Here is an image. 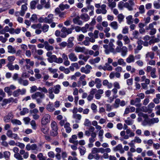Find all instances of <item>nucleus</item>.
I'll return each mask as SVG.
<instances>
[{
    "instance_id": "1",
    "label": "nucleus",
    "mask_w": 160,
    "mask_h": 160,
    "mask_svg": "<svg viewBox=\"0 0 160 160\" xmlns=\"http://www.w3.org/2000/svg\"><path fill=\"white\" fill-rule=\"evenodd\" d=\"M45 97V95L43 93L40 92H37L31 95V98L33 99H35L38 104H39L42 102V99Z\"/></svg>"
},
{
    "instance_id": "2",
    "label": "nucleus",
    "mask_w": 160,
    "mask_h": 160,
    "mask_svg": "<svg viewBox=\"0 0 160 160\" xmlns=\"http://www.w3.org/2000/svg\"><path fill=\"white\" fill-rule=\"evenodd\" d=\"M50 115L48 114H45L41 120V123L42 125H46L50 121Z\"/></svg>"
},
{
    "instance_id": "3",
    "label": "nucleus",
    "mask_w": 160,
    "mask_h": 160,
    "mask_svg": "<svg viewBox=\"0 0 160 160\" xmlns=\"http://www.w3.org/2000/svg\"><path fill=\"white\" fill-rule=\"evenodd\" d=\"M126 105L125 101L124 100H121L119 98H117L115 99L113 106L114 108H118L120 106L123 107Z\"/></svg>"
},
{
    "instance_id": "4",
    "label": "nucleus",
    "mask_w": 160,
    "mask_h": 160,
    "mask_svg": "<svg viewBox=\"0 0 160 160\" xmlns=\"http://www.w3.org/2000/svg\"><path fill=\"white\" fill-rule=\"evenodd\" d=\"M69 31V28H67L65 27H62L61 30L62 33L61 34L60 37L63 38H66L68 34L71 33V32Z\"/></svg>"
},
{
    "instance_id": "5",
    "label": "nucleus",
    "mask_w": 160,
    "mask_h": 160,
    "mask_svg": "<svg viewBox=\"0 0 160 160\" xmlns=\"http://www.w3.org/2000/svg\"><path fill=\"white\" fill-rule=\"evenodd\" d=\"M107 6L106 5L102 4L101 7V9H98L96 10L97 13L99 14L102 13L103 14H105L107 12L106 10Z\"/></svg>"
},
{
    "instance_id": "6",
    "label": "nucleus",
    "mask_w": 160,
    "mask_h": 160,
    "mask_svg": "<svg viewBox=\"0 0 160 160\" xmlns=\"http://www.w3.org/2000/svg\"><path fill=\"white\" fill-rule=\"evenodd\" d=\"M23 77V74L22 75L21 77H19L18 79V83L20 85L24 86H27L28 84V80H24L22 78Z\"/></svg>"
},
{
    "instance_id": "7",
    "label": "nucleus",
    "mask_w": 160,
    "mask_h": 160,
    "mask_svg": "<svg viewBox=\"0 0 160 160\" xmlns=\"http://www.w3.org/2000/svg\"><path fill=\"white\" fill-rule=\"evenodd\" d=\"M114 88L112 90V92L114 94H116L118 92V89L120 88V86L119 83L117 82H115L113 83Z\"/></svg>"
},
{
    "instance_id": "8",
    "label": "nucleus",
    "mask_w": 160,
    "mask_h": 160,
    "mask_svg": "<svg viewBox=\"0 0 160 160\" xmlns=\"http://www.w3.org/2000/svg\"><path fill=\"white\" fill-rule=\"evenodd\" d=\"M13 118V115L12 113H8L7 115L5 116L3 118V120L6 122H9Z\"/></svg>"
},
{
    "instance_id": "9",
    "label": "nucleus",
    "mask_w": 160,
    "mask_h": 160,
    "mask_svg": "<svg viewBox=\"0 0 160 160\" xmlns=\"http://www.w3.org/2000/svg\"><path fill=\"white\" fill-rule=\"evenodd\" d=\"M53 15L52 14H49L47 17L45 18V23L50 24L53 22Z\"/></svg>"
},
{
    "instance_id": "10",
    "label": "nucleus",
    "mask_w": 160,
    "mask_h": 160,
    "mask_svg": "<svg viewBox=\"0 0 160 160\" xmlns=\"http://www.w3.org/2000/svg\"><path fill=\"white\" fill-rule=\"evenodd\" d=\"M103 92L104 91L102 89H98V92L95 95V98L97 100L100 99L102 97V94Z\"/></svg>"
},
{
    "instance_id": "11",
    "label": "nucleus",
    "mask_w": 160,
    "mask_h": 160,
    "mask_svg": "<svg viewBox=\"0 0 160 160\" xmlns=\"http://www.w3.org/2000/svg\"><path fill=\"white\" fill-rule=\"evenodd\" d=\"M46 108L47 110L50 112H53L55 110L53 103L49 102L46 106Z\"/></svg>"
},
{
    "instance_id": "12",
    "label": "nucleus",
    "mask_w": 160,
    "mask_h": 160,
    "mask_svg": "<svg viewBox=\"0 0 160 160\" xmlns=\"http://www.w3.org/2000/svg\"><path fill=\"white\" fill-rule=\"evenodd\" d=\"M74 38L73 37H70L69 38L68 42L67 44V48H72L74 45L72 42L74 40Z\"/></svg>"
},
{
    "instance_id": "13",
    "label": "nucleus",
    "mask_w": 160,
    "mask_h": 160,
    "mask_svg": "<svg viewBox=\"0 0 160 160\" xmlns=\"http://www.w3.org/2000/svg\"><path fill=\"white\" fill-rule=\"evenodd\" d=\"M45 48L48 51H52L53 50V47L50 45L48 41H45L44 42Z\"/></svg>"
},
{
    "instance_id": "14",
    "label": "nucleus",
    "mask_w": 160,
    "mask_h": 160,
    "mask_svg": "<svg viewBox=\"0 0 160 160\" xmlns=\"http://www.w3.org/2000/svg\"><path fill=\"white\" fill-rule=\"evenodd\" d=\"M80 17L77 16L73 19L72 21L74 23L81 25L82 24V22L80 20Z\"/></svg>"
},
{
    "instance_id": "15",
    "label": "nucleus",
    "mask_w": 160,
    "mask_h": 160,
    "mask_svg": "<svg viewBox=\"0 0 160 160\" xmlns=\"http://www.w3.org/2000/svg\"><path fill=\"white\" fill-rule=\"evenodd\" d=\"M68 57L70 60L71 61L75 62L77 60L78 58L75 54L74 53H71L69 55Z\"/></svg>"
},
{
    "instance_id": "16",
    "label": "nucleus",
    "mask_w": 160,
    "mask_h": 160,
    "mask_svg": "<svg viewBox=\"0 0 160 160\" xmlns=\"http://www.w3.org/2000/svg\"><path fill=\"white\" fill-rule=\"evenodd\" d=\"M109 25L114 30H116L118 28V24L116 21H113L111 22Z\"/></svg>"
},
{
    "instance_id": "17",
    "label": "nucleus",
    "mask_w": 160,
    "mask_h": 160,
    "mask_svg": "<svg viewBox=\"0 0 160 160\" xmlns=\"http://www.w3.org/2000/svg\"><path fill=\"white\" fill-rule=\"evenodd\" d=\"M38 1V0H35L31 2L30 3V8L31 9H35L36 8V6Z\"/></svg>"
},
{
    "instance_id": "18",
    "label": "nucleus",
    "mask_w": 160,
    "mask_h": 160,
    "mask_svg": "<svg viewBox=\"0 0 160 160\" xmlns=\"http://www.w3.org/2000/svg\"><path fill=\"white\" fill-rule=\"evenodd\" d=\"M95 82L96 84V87L98 88H100L102 85L101 84V81L100 78H96L95 79Z\"/></svg>"
},
{
    "instance_id": "19",
    "label": "nucleus",
    "mask_w": 160,
    "mask_h": 160,
    "mask_svg": "<svg viewBox=\"0 0 160 160\" xmlns=\"http://www.w3.org/2000/svg\"><path fill=\"white\" fill-rule=\"evenodd\" d=\"M114 47H109L108 49L105 50L104 52L106 54H108L110 52H112L113 53H116V52L114 48Z\"/></svg>"
},
{
    "instance_id": "20",
    "label": "nucleus",
    "mask_w": 160,
    "mask_h": 160,
    "mask_svg": "<svg viewBox=\"0 0 160 160\" xmlns=\"http://www.w3.org/2000/svg\"><path fill=\"white\" fill-rule=\"evenodd\" d=\"M57 57L55 55H52L50 58H48V61L50 63L53 62H56Z\"/></svg>"
},
{
    "instance_id": "21",
    "label": "nucleus",
    "mask_w": 160,
    "mask_h": 160,
    "mask_svg": "<svg viewBox=\"0 0 160 160\" xmlns=\"http://www.w3.org/2000/svg\"><path fill=\"white\" fill-rule=\"evenodd\" d=\"M126 62L128 63H130L132 62H134L135 61V59L133 55H130L127 58Z\"/></svg>"
},
{
    "instance_id": "22",
    "label": "nucleus",
    "mask_w": 160,
    "mask_h": 160,
    "mask_svg": "<svg viewBox=\"0 0 160 160\" xmlns=\"http://www.w3.org/2000/svg\"><path fill=\"white\" fill-rule=\"evenodd\" d=\"M121 55L123 57L125 56L128 52V49L127 47L125 46L122 47L121 48Z\"/></svg>"
},
{
    "instance_id": "23",
    "label": "nucleus",
    "mask_w": 160,
    "mask_h": 160,
    "mask_svg": "<svg viewBox=\"0 0 160 160\" xmlns=\"http://www.w3.org/2000/svg\"><path fill=\"white\" fill-rule=\"evenodd\" d=\"M8 52L9 53L14 54L16 53V51L15 49L11 45H9L7 47Z\"/></svg>"
},
{
    "instance_id": "24",
    "label": "nucleus",
    "mask_w": 160,
    "mask_h": 160,
    "mask_svg": "<svg viewBox=\"0 0 160 160\" xmlns=\"http://www.w3.org/2000/svg\"><path fill=\"white\" fill-rule=\"evenodd\" d=\"M54 92L56 94H58L61 89V86L59 85H57L54 87Z\"/></svg>"
},
{
    "instance_id": "25",
    "label": "nucleus",
    "mask_w": 160,
    "mask_h": 160,
    "mask_svg": "<svg viewBox=\"0 0 160 160\" xmlns=\"http://www.w3.org/2000/svg\"><path fill=\"white\" fill-rule=\"evenodd\" d=\"M154 53L152 52H148L147 53L146 55V58L148 59L150 58L151 59H152L154 58Z\"/></svg>"
},
{
    "instance_id": "26",
    "label": "nucleus",
    "mask_w": 160,
    "mask_h": 160,
    "mask_svg": "<svg viewBox=\"0 0 160 160\" xmlns=\"http://www.w3.org/2000/svg\"><path fill=\"white\" fill-rule=\"evenodd\" d=\"M58 129H51L50 132V135L53 137L57 136L58 134Z\"/></svg>"
},
{
    "instance_id": "27",
    "label": "nucleus",
    "mask_w": 160,
    "mask_h": 160,
    "mask_svg": "<svg viewBox=\"0 0 160 160\" xmlns=\"http://www.w3.org/2000/svg\"><path fill=\"white\" fill-rule=\"evenodd\" d=\"M59 7L61 11H63L65 9H68L70 8V6L67 4L64 5L62 3L59 5Z\"/></svg>"
},
{
    "instance_id": "28",
    "label": "nucleus",
    "mask_w": 160,
    "mask_h": 160,
    "mask_svg": "<svg viewBox=\"0 0 160 160\" xmlns=\"http://www.w3.org/2000/svg\"><path fill=\"white\" fill-rule=\"evenodd\" d=\"M141 99L139 98H136L135 100H132L130 102V104L131 105H135L136 103H140L141 102Z\"/></svg>"
},
{
    "instance_id": "29",
    "label": "nucleus",
    "mask_w": 160,
    "mask_h": 160,
    "mask_svg": "<svg viewBox=\"0 0 160 160\" xmlns=\"http://www.w3.org/2000/svg\"><path fill=\"white\" fill-rule=\"evenodd\" d=\"M118 20L119 23L123 21L124 16L122 14H119L117 16Z\"/></svg>"
},
{
    "instance_id": "30",
    "label": "nucleus",
    "mask_w": 160,
    "mask_h": 160,
    "mask_svg": "<svg viewBox=\"0 0 160 160\" xmlns=\"http://www.w3.org/2000/svg\"><path fill=\"white\" fill-rule=\"evenodd\" d=\"M10 153L8 151H5L3 153V157L6 160L10 159Z\"/></svg>"
},
{
    "instance_id": "31",
    "label": "nucleus",
    "mask_w": 160,
    "mask_h": 160,
    "mask_svg": "<svg viewBox=\"0 0 160 160\" xmlns=\"http://www.w3.org/2000/svg\"><path fill=\"white\" fill-rule=\"evenodd\" d=\"M100 60V58L99 57H97L94 59H91V64H94L98 63Z\"/></svg>"
},
{
    "instance_id": "32",
    "label": "nucleus",
    "mask_w": 160,
    "mask_h": 160,
    "mask_svg": "<svg viewBox=\"0 0 160 160\" xmlns=\"http://www.w3.org/2000/svg\"><path fill=\"white\" fill-rule=\"evenodd\" d=\"M147 154L148 156L150 157L152 156L153 158L157 157L156 155L154 153V152L152 150H148L147 152Z\"/></svg>"
},
{
    "instance_id": "33",
    "label": "nucleus",
    "mask_w": 160,
    "mask_h": 160,
    "mask_svg": "<svg viewBox=\"0 0 160 160\" xmlns=\"http://www.w3.org/2000/svg\"><path fill=\"white\" fill-rule=\"evenodd\" d=\"M93 158H94L96 160H99L100 158L102 160V157L100 156L98 154H96L94 155L91 154V159Z\"/></svg>"
},
{
    "instance_id": "34",
    "label": "nucleus",
    "mask_w": 160,
    "mask_h": 160,
    "mask_svg": "<svg viewBox=\"0 0 160 160\" xmlns=\"http://www.w3.org/2000/svg\"><path fill=\"white\" fill-rule=\"evenodd\" d=\"M106 106V110L107 112H110L112 109L114 108L113 105H111L109 104H105Z\"/></svg>"
},
{
    "instance_id": "35",
    "label": "nucleus",
    "mask_w": 160,
    "mask_h": 160,
    "mask_svg": "<svg viewBox=\"0 0 160 160\" xmlns=\"http://www.w3.org/2000/svg\"><path fill=\"white\" fill-rule=\"evenodd\" d=\"M38 90L41 91L40 92L43 93L44 94L47 93L48 92V90L45 87H43L42 88L40 87H39L38 88Z\"/></svg>"
},
{
    "instance_id": "36",
    "label": "nucleus",
    "mask_w": 160,
    "mask_h": 160,
    "mask_svg": "<svg viewBox=\"0 0 160 160\" xmlns=\"http://www.w3.org/2000/svg\"><path fill=\"white\" fill-rule=\"evenodd\" d=\"M150 122L151 125L154 123H157L159 122V120L158 118H153L151 119L149 118Z\"/></svg>"
},
{
    "instance_id": "37",
    "label": "nucleus",
    "mask_w": 160,
    "mask_h": 160,
    "mask_svg": "<svg viewBox=\"0 0 160 160\" xmlns=\"http://www.w3.org/2000/svg\"><path fill=\"white\" fill-rule=\"evenodd\" d=\"M160 41V39L158 38H155L154 39L150 40L149 41V45H151L152 44H153L155 43L158 42Z\"/></svg>"
},
{
    "instance_id": "38",
    "label": "nucleus",
    "mask_w": 160,
    "mask_h": 160,
    "mask_svg": "<svg viewBox=\"0 0 160 160\" xmlns=\"http://www.w3.org/2000/svg\"><path fill=\"white\" fill-rule=\"evenodd\" d=\"M51 129H58L57 124L54 121H52L51 123Z\"/></svg>"
},
{
    "instance_id": "39",
    "label": "nucleus",
    "mask_w": 160,
    "mask_h": 160,
    "mask_svg": "<svg viewBox=\"0 0 160 160\" xmlns=\"http://www.w3.org/2000/svg\"><path fill=\"white\" fill-rule=\"evenodd\" d=\"M29 112V110L27 108H22V111H21L20 112L21 115L23 116L25 115L26 114L28 113Z\"/></svg>"
},
{
    "instance_id": "40",
    "label": "nucleus",
    "mask_w": 160,
    "mask_h": 160,
    "mask_svg": "<svg viewBox=\"0 0 160 160\" xmlns=\"http://www.w3.org/2000/svg\"><path fill=\"white\" fill-rule=\"evenodd\" d=\"M132 15H129L126 17V21L128 24L130 25L132 23Z\"/></svg>"
},
{
    "instance_id": "41",
    "label": "nucleus",
    "mask_w": 160,
    "mask_h": 160,
    "mask_svg": "<svg viewBox=\"0 0 160 160\" xmlns=\"http://www.w3.org/2000/svg\"><path fill=\"white\" fill-rule=\"evenodd\" d=\"M98 92V90L96 88H92L91 91V100L93 98V95Z\"/></svg>"
},
{
    "instance_id": "42",
    "label": "nucleus",
    "mask_w": 160,
    "mask_h": 160,
    "mask_svg": "<svg viewBox=\"0 0 160 160\" xmlns=\"http://www.w3.org/2000/svg\"><path fill=\"white\" fill-rule=\"evenodd\" d=\"M81 18L85 21H87L89 19V17L86 13L82 14L81 16Z\"/></svg>"
},
{
    "instance_id": "43",
    "label": "nucleus",
    "mask_w": 160,
    "mask_h": 160,
    "mask_svg": "<svg viewBox=\"0 0 160 160\" xmlns=\"http://www.w3.org/2000/svg\"><path fill=\"white\" fill-rule=\"evenodd\" d=\"M5 92L8 93V96H10L12 94V92L10 90L9 87H6L4 88Z\"/></svg>"
},
{
    "instance_id": "44",
    "label": "nucleus",
    "mask_w": 160,
    "mask_h": 160,
    "mask_svg": "<svg viewBox=\"0 0 160 160\" xmlns=\"http://www.w3.org/2000/svg\"><path fill=\"white\" fill-rule=\"evenodd\" d=\"M20 89H18L12 92V95L15 97H18L20 95Z\"/></svg>"
},
{
    "instance_id": "45",
    "label": "nucleus",
    "mask_w": 160,
    "mask_h": 160,
    "mask_svg": "<svg viewBox=\"0 0 160 160\" xmlns=\"http://www.w3.org/2000/svg\"><path fill=\"white\" fill-rule=\"evenodd\" d=\"M79 149L80 154L81 156L83 155L86 152V148L83 147H79L78 148Z\"/></svg>"
},
{
    "instance_id": "46",
    "label": "nucleus",
    "mask_w": 160,
    "mask_h": 160,
    "mask_svg": "<svg viewBox=\"0 0 160 160\" xmlns=\"http://www.w3.org/2000/svg\"><path fill=\"white\" fill-rule=\"evenodd\" d=\"M122 145L121 144H120L117 145L116 147L113 148V150L114 152H116L120 150L122 148Z\"/></svg>"
},
{
    "instance_id": "47",
    "label": "nucleus",
    "mask_w": 160,
    "mask_h": 160,
    "mask_svg": "<svg viewBox=\"0 0 160 160\" xmlns=\"http://www.w3.org/2000/svg\"><path fill=\"white\" fill-rule=\"evenodd\" d=\"M49 28V26L48 25L44 24L42 27V29L43 32H45L48 31Z\"/></svg>"
},
{
    "instance_id": "48",
    "label": "nucleus",
    "mask_w": 160,
    "mask_h": 160,
    "mask_svg": "<svg viewBox=\"0 0 160 160\" xmlns=\"http://www.w3.org/2000/svg\"><path fill=\"white\" fill-rule=\"evenodd\" d=\"M126 132L127 134H129L130 137H133L135 135L134 133L132 132V131L129 129H127Z\"/></svg>"
},
{
    "instance_id": "49",
    "label": "nucleus",
    "mask_w": 160,
    "mask_h": 160,
    "mask_svg": "<svg viewBox=\"0 0 160 160\" xmlns=\"http://www.w3.org/2000/svg\"><path fill=\"white\" fill-rule=\"evenodd\" d=\"M81 115L80 114H73L72 115V118L74 119H77L78 121H79L81 120Z\"/></svg>"
},
{
    "instance_id": "50",
    "label": "nucleus",
    "mask_w": 160,
    "mask_h": 160,
    "mask_svg": "<svg viewBox=\"0 0 160 160\" xmlns=\"http://www.w3.org/2000/svg\"><path fill=\"white\" fill-rule=\"evenodd\" d=\"M75 51L76 52H82L84 51V48L80 47H76L75 48Z\"/></svg>"
},
{
    "instance_id": "51",
    "label": "nucleus",
    "mask_w": 160,
    "mask_h": 160,
    "mask_svg": "<svg viewBox=\"0 0 160 160\" xmlns=\"http://www.w3.org/2000/svg\"><path fill=\"white\" fill-rule=\"evenodd\" d=\"M13 124L21 125L22 124L21 122L18 120L16 119H12L11 120Z\"/></svg>"
},
{
    "instance_id": "52",
    "label": "nucleus",
    "mask_w": 160,
    "mask_h": 160,
    "mask_svg": "<svg viewBox=\"0 0 160 160\" xmlns=\"http://www.w3.org/2000/svg\"><path fill=\"white\" fill-rule=\"evenodd\" d=\"M156 72V69L155 68L152 69V71L151 72V77L153 78H155L157 77V76L155 73Z\"/></svg>"
},
{
    "instance_id": "53",
    "label": "nucleus",
    "mask_w": 160,
    "mask_h": 160,
    "mask_svg": "<svg viewBox=\"0 0 160 160\" xmlns=\"http://www.w3.org/2000/svg\"><path fill=\"white\" fill-rule=\"evenodd\" d=\"M31 150H32L39 151H41V150H38V148L37 145L36 144H32L31 145Z\"/></svg>"
},
{
    "instance_id": "54",
    "label": "nucleus",
    "mask_w": 160,
    "mask_h": 160,
    "mask_svg": "<svg viewBox=\"0 0 160 160\" xmlns=\"http://www.w3.org/2000/svg\"><path fill=\"white\" fill-rule=\"evenodd\" d=\"M6 66L10 70L12 71L14 70V66L12 65V63L8 62Z\"/></svg>"
},
{
    "instance_id": "55",
    "label": "nucleus",
    "mask_w": 160,
    "mask_h": 160,
    "mask_svg": "<svg viewBox=\"0 0 160 160\" xmlns=\"http://www.w3.org/2000/svg\"><path fill=\"white\" fill-rule=\"evenodd\" d=\"M81 72L83 73H85L86 74H88L90 72V70L88 69H86V68L82 67L81 68Z\"/></svg>"
},
{
    "instance_id": "56",
    "label": "nucleus",
    "mask_w": 160,
    "mask_h": 160,
    "mask_svg": "<svg viewBox=\"0 0 160 160\" xmlns=\"http://www.w3.org/2000/svg\"><path fill=\"white\" fill-rule=\"evenodd\" d=\"M123 39L125 42V44H128L129 43L130 40L128 37L127 36H124Z\"/></svg>"
},
{
    "instance_id": "57",
    "label": "nucleus",
    "mask_w": 160,
    "mask_h": 160,
    "mask_svg": "<svg viewBox=\"0 0 160 160\" xmlns=\"http://www.w3.org/2000/svg\"><path fill=\"white\" fill-rule=\"evenodd\" d=\"M39 112L37 108H34L30 111V113L31 115L37 114Z\"/></svg>"
},
{
    "instance_id": "58",
    "label": "nucleus",
    "mask_w": 160,
    "mask_h": 160,
    "mask_svg": "<svg viewBox=\"0 0 160 160\" xmlns=\"http://www.w3.org/2000/svg\"><path fill=\"white\" fill-rule=\"evenodd\" d=\"M90 41V38L89 37H87L86 38L85 40L84 41L83 43L84 45L86 46H88L89 45V42Z\"/></svg>"
},
{
    "instance_id": "59",
    "label": "nucleus",
    "mask_w": 160,
    "mask_h": 160,
    "mask_svg": "<svg viewBox=\"0 0 160 160\" xmlns=\"http://www.w3.org/2000/svg\"><path fill=\"white\" fill-rule=\"evenodd\" d=\"M14 157L18 160H23V158L22 157L19 153H15L14 154Z\"/></svg>"
},
{
    "instance_id": "60",
    "label": "nucleus",
    "mask_w": 160,
    "mask_h": 160,
    "mask_svg": "<svg viewBox=\"0 0 160 160\" xmlns=\"http://www.w3.org/2000/svg\"><path fill=\"white\" fill-rule=\"evenodd\" d=\"M132 142H134L139 143L141 142L142 140L139 137L136 136L135 137L134 139L133 140H132Z\"/></svg>"
},
{
    "instance_id": "61",
    "label": "nucleus",
    "mask_w": 160,
    "mask_h": 160,
    "mask_svg": "<svg viewBox=\"0 0 160 160\" xmlns=\"http://www.w3.org/2000/svg\"><path fill=\"white\" fill-rule=\"evenodd\" d=\"M49 128L47 127H42L41 128V131L44 134H47L49 132Z\"/></svg>"
},
{
    "instance_id": "62",
    "label": "nucleus",
    "mask_w": 160,
    "mask_h": 160,
    "mask_svg": "<svg viewBox=\"0 0 160 160\" xmlns=\"http://www.w3.org/2000/svg\"><path fill=\"white\" fill-rule=\"evenodd\" d=\"M139 34L138 31L135 30L133 32L132 35L134 38H138Z\"/></svg>"
},
{
    "instance_id": "63",
    "label": "nucleus",
    "mask_w": 160,
    "mask_h": 160,
    "mask_svg": "<svg viewBox=\"0 0 160 160\" xmlns=\"http://www.w3.org/2000/svg\"><path fill=\"white\" fill-rule=\"evenodd\" d=\"M37 157L39 158V160H46V158L43 156V154L42 153H40L37 155Z\"/></svg>"
},
{
    "instance_id": "64",
    "label": "nucleus",
    "mask_w": 160,
    "mask_h": 160,
    "mask_svg": "<svg viewBox=\"0 0 160 160\" xmlns=\"http://www.w3.org/2000/svg\"><path fill=\"white\" fill-rule=\"evenodd\" d=\"M91 109L93 110V112L94 113H96V112H97V106L95 104H94V103L92 104V105L91 106Z\"/></svg>"
}]
</instances>
